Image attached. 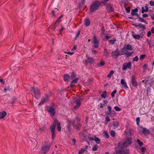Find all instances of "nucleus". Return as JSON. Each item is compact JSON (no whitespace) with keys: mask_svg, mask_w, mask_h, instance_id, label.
<instances>
[{"mask_svg":"<svg viewBox=\"0 0 154 154\" xmlns=\"http://www.w3.org/2000/svg\"><path fill=\"white\" fill-rule=\"evenodd\" d=\"M57 125V128L59 131H61L60 124L58 122L57 119H55L54 120L53 124L51 125L50 127L51 133V137L52 139H54L55 137L56 134L55 133V129L56 126Z\"/></svg>","mask_w":154,"mask_h":154,"instance_id":"nucleus-1","label":"nucleus"},{"mask_svg":"<svg viewBox=\"0 0 154 154\" xmlns=\"http://www.w3.org/2000/svg\"><path fill=\"white\" fill-rule=\"evenodd\" d=\"M131 140L132 138L131 137L127 138L123 143H118V147L119 149H122L125 147L127 148L132 143Z\"/></svg>","mask_w":154,"mask_h":154,"instance_id":"nucleus-2","label":"nucleus"},{"mask_svg":"<svg viewBox=\"0 0 154 154\" xmlns=\"http://www.w3.org/2000/svg\"><path fill=\"white\" fill-rule=\"evenodd\" d=\"M51 147L49 142L45 141L42 143L41 152L42 154H46L49 151Z\"/></svg>","mask_w":154,"mask_h":154,"instance_id":"nucleus-3","label":"nucleus"},{"mask_svg":"<svg viewBox=\"0 0 154 154\" xmlns=\"http://www.w3.org/2000/svg\"><path fill=\"white\" fill-rule=\"evenodd\" d=\"M101 5L100 2L98 1H95L92 2L90 8V11L91 13H94L99 9Z\"/></svg>","mask_w":154,"mask_h":154,"instance_id":"nucleus-4","label":"nucleus"},{"mask_svg":"<svg viewBox=\"0 0 154 154\" xmlns=\"http://www.w3.org/2000/svg\"><path fill=\"white\" fill-rule=\"evenodd\" d=\"M31 92H33L35 98L38 99L40 97V92L39 90L37 88L34 87L31 88Z\"/></svg>","mask_w":154,"mask_h":154,"instance_id":"nucleus-5","label":"nucleus"},{"mask_svg":"<svg viewBox=\"0 0 154 154\" xmlns=\"http://www.w3.org/2000/svg\"><path fill=\"white\" fill-rule=\"evenodd\" d=\"M80 119L76 118L73 121H72V124L73 125V127L74 128H76L77 130H79L81 126V125H80Z\"/></svg>","mask_w":154,"mask_h":154,"instance_id":"nucleus-6","label":"nucleus"},{"mask_svg":"<svg viewBox=\"0 0 154 154\" xmlns=\"http://www.w3.org/2000/svg\"><path fill=\"white\" fill-rule=\"evenodd\" d=\"M92 43L94 44L93 47L95 48H98L99 45V41L97 39L95 35H94Z\"/></svg>","mask_w":154,"mask_h":154,"instance_id":"nucleus-7","label":"nucleus"},{"mask_svg":"<svg viewBox=\"0 0 154 154\" xmlns=\"http://www.w3.org/2000/svg\"><path fill=\"white\" fill-rule=\"evenodd\" d=\"M144 33V32H142V33H140V34L138 35L135 34L134 32L132 31L131 32V35L134 38L137 39H139L143 37Z\"/></svg>","mask_w":154,"mask_h":154,"instance_id":"nucleus-8","label":"nucleus"},{"mask_svg":"<svg viewBox=\"0 0 154 154\" xmlns=\"http://www.w3.org/2000/svg\"><path fill=\"white\" fill-rule=\"evenodd\" d=\"M107 108L108 111L106 112V114L112 117L115 116L116 112L114 110H112L111 107L109 106H108Z\"/></svg>","mask_w":154,"mask_h":154,"instance_id":"nucleus-9","label":"nucleus"},{"mask_svg":"<svg viewBox=\"0 0 154 154\" xmlns=\"http://www.w3.org/2000/svg\"><path fill=\"white\" fill-rule=\"evenodd\" d=\"M133 26L136 28L139 29L140 33H142V32H144V26L141 23H140L138 25L134 24Z\"/></svg>","mask_w":154,"mask_h":154,"instance_id":"nucleus-10","label":"nucleus"},{"mask_svg":"<svg viewBox=\"0 0 154 154\" xmlns=\"http://www.w3.org/2000/svg\"><path fill=\"white\" fill-rule=\"evenodd\" d=\"M113 6V5L110 3H108L106 5V9L109 13L114 11V9Z\"/></svg>","mask_w":154,"mask_h":154,"instance_id":"nucleus-11","label":"nucleus"},{"mask_svg":"<svg viewBox=\"0 0 154 154\" xmlns=\"http://www.w3.org/2000/svg\"><path fill=\"white\" fill-rule=\"evenodd\" d=\"M131 62H129L128 63H124L122 65V69L123 70H125L128 69H131Z\"/></svg>","mask_w":154,"mask_h":154,"instance_id":"nucleus-12","label":"nucleus"},{"mask_svg":"<svg viewBox=\"0 0 154 154\" xmlns=\"http://www.w3.org/2000/svg\"><path fill=\"white\" fill-rule=\"evenodd\" d=\"M47 111L49 112L50 115L52 116H54L55 113V110L54 108L51 106L47 107Z\"/></svg>","mask_w":154,"mask_h":154,"instance_id":"nucleus-13","label":"nucleus"},{"mask_svg":"<svg viewBox=\"0 0 154 154\" xmlns=\"http://www.w3.org/2000/svg\"><path fill=\"white\" fill-rule=\"evenodd\" d=\"M136 123L137 125L139 126V128H140V132H142L143 134H144V128L142 126H140L139 125V122L140 121V118L139 117H137L136 118Z\"/></svg>","mask_w":154,"mask_h":154,"instance_id":"nucleus-14","label":"nucleus"},{"mask_svg":"<svg viewBox=\"0 0 154 154\" xmlns=\"http://www.w3.org/2000/svg\"><path fill=\"white\" fill-rule=\"evenodd\" d=\"M131 83L132 85L134 87H137L138 84L136 80V78L134 75H133L131 77Z\"/></svg>","mask_w":154,"mask_h":154,"instance_id":"nucleus-15","label":"nucleus"},{"mask_svg":"<svg viewBox=\"0 0 154 154\" xmlns=\"http://www.w3.org/2000/svg\"><path fill=\"white\" fill-rule=\"evenodd\" d=\"M119 49L117 48L114 51H112V56H116V57L122 55V54L120 53V52L118 51Z\"/></svg>","mask_w":154,"mask_h":154,"instance_id":"nucleus-16","label":"nucleus"},{"mask_svg":"<svg viewBox=\"0 0 154 154\" xmlns=\"http://www.w3.org/2000/svg\"><path fill=\"white\" fill-rule=\"evenodd\" d=\"M86 57H87V59L85 60V65H87L88 63H93L94 62V60L92 57H87V56H86Z\"/></svg>","mask_w":154,"mask_h":154,"instance_id":"nucleus-17","label":"nucleus"},{"mask_svg":"<svg viewBox=\"0 0 154 154\" xmlns=\"http://www.w3.org/2000/svg\"><path fill=\"white\" fill-rule=\"evenodd\" d=\"M74 103H76V105L74 107L73 109L75 110H76L80 107L81 105L80 100L79 99H77L74 101Z\"/></svg>","mask_w":154,"mask_h":154,"instance_id":"nucleus-18","label":"nucleus"},{"mask_svg":"<svg viewBox=\"0 0 154 154\" xmlns=\"http://www.w3.org/2000/svg\"><path fill=\"white\" fill-rule=\"evenodd\" d=\"M72 125V121L68 120L67 122V132L69 134H70L71 132V126Z\"/></svg>","mask_w":154,"mask_h":154,"instance_id":"nucleus-19","label":"nucleus"},{"mask_svg":"<svg viewBox=\"0 0 154 154\" xmlns=\"http://www.w3.org/2000/svg\"><path fill=\"white\" fill-rule=\"evenodd\" d=\"M94 138H93L91 137H88V139L90 140H94L97 144H99L100 141V138L96 137L95 136H94Z\"/></svg>","mask_w":154,"mask_h":154,"instance_id":"nucleus-20","label":"nucleus"},{"mask_svg":"<svg viewBox=\"0 0 154 154\" xmlns=\"http://www.w3.org/2000/svg\"><path fill=\"white\" fill-rule=\"evenodd\" d=\"M48 97L47 96L45 97H43L42 98V99L41 101L39 103L38 105L41 106L43 104L46 102H48Z\"/></svg>","mask_w":154,"mask_h":154,"instance_id":"nucleus-21","label":"nucleus"},{"mask_svg":"<svg viewBox=\"0 0 154 154\" xmlns=\"http://www.w3.org/2000/svg\"><path fill=\"white\" fill-rule=\"evenodd\" d=\"M121 84L123 85V86L122 87V88H124V89H127L128 88V86L126 83L124 82L123 79H122L121 80Z\"/></svg>","mask_w":154,"mask_h":154,"instance_id":"nucleus-22","label":"nucleus"},{"mask_svg":"<svg viewBox=\"0 0 154 154\" xmlns=\"http://www.w3.org/2000/svg\"><path fill=\"white\" fill-rule=\"evenodd\" d=\"M112 124L113 127L114 129H116L118 128L119 126V122L117 121L116 122H113Z\"/></svg>","mask_w":154,"mask_h":154,"instance_id":"nucleus-23","label":"nucleus"},{"mask_svg":"<svg viewBox=\"0 0 154 154\" xmlns=\"http://www.w3.org/2000/svg\"><path fill=\"white\" fill-rule=\"evenodd\" d=\"M70 78V76L67 74H65L63 76L64 80L65 82H67L69 80Z\"/></svg>","mask_w":154,"mask_h":154,"instance_id":"nucleus-24","label":"nucleus"},{"mask_svg":"<svg viewBox=\"0 0 154 154\" xmlns=\"http://www.w3.org/2000/svg\"><path fill=\"white\" fill-rule=\"evenodd\" d=\"M7 112L5 111H3L2 112H0V119L4 118L6 115Z\"/></svg>","mask_w":154,"mask_h":154,"instance_id":"nucleus-25","label":"nucleus"},{"mask_svg":"<svg viewBox=\"0 0 154 154\" xmlns=\"http://www.w3.org/2000/svg\"><path fill=\"white\" fill-rule=\"evenodd\" d=\"M121 52H120V53L122 54V55L124 54H126V53L128 52V50L125 47H123L121 49Z\"/></svg>","mask_w":154,"mask_h":154,"instance_id":"nucleus-26","label":"nucleus"},{"mask_svg":"<svg viewBox=\"0 0 154 154\" xmlns=\"http://www.w3.org/2000/svg\"><path fill=\"white\" fill-rule=\"evenodd\" d=\"M90 24V20L89 18H86L85 19V25L87 26H88Z\"/></svg>","mask_w":154,"mask_h":154,"instance_id":"nucleus-27","label":"nucleus"},{"mask_svg":"<svg viewBox=\"0 0 154 154\" xmlns=\"http://www.w3.org/2000/svg\"><path fill=\"white\" fill-rule=\"evenodd\" d=\"M103 54L104 55L107 57H108L109 56V52L107 51V49L106 48H105L104 49V51L103 52Z\"/></svg>","mask_w":154,"mask_h":154,"instance_id":"nucleus-28","label":"nucleus"},{"mask_svg":"<svg viewBox=\"0 0 154 154\" xmlns=\"http://www.w3.org/2000/svg\"><path fill=\"white\" fill-rule=\"evenodd\" d=\"M125 48L127 50L132 51L133 49V47L131 45L128 44L126 46Z\"/></svg>","mask_w":154,"mask_h":154,"instance_id":"nucleus-29","label":"nucleus"},{"mask_svg":"<svg viewBox=\"0 0 154 154\" xmlns=\"http://www.w3.org/2000/svg\"><path fill=\"white\" fill-rule=\"evenodd\" d=\"M123 149H121V150H122V154H129V151L128 149H126L125 150H124Z\"/></svg>","mask_w":154,"mask_h":154,"instance_id":"nucleus-30","label":"nucleus"},{"mask_svg":"<svg viewBox=\"0 0 154 154\" xmlns=\"http://www.w3.org/2000/svg\"><path fill=\"white\" fill-rule=\"evenodd\" d=\"M85 0H82L81 2L79 3L78 4L79 7L81 8L85 4Z\"/></svg>","mask_w":154,"mask_h":154,"instance_id":"nucleus-31","label":"nucleus"},{"mask_svg":"<svg viewBox=\"0 0 154 154\" xmlns=\"http://www.w3.org/2000/svg\"><path fill=\"white\" fill-rule=\"evenodd\" d=\"M138 9L137 8H135L134 9H133L131 11V14L133 16L135 14H136V13L138 12Z\"/></svg>","mask_w":154,"mask_h":154,"instance_id":"nucleus-32","label":"nucleus"},{"mask_svg":"<svg viewBox=\"0 0 154 154\" xmlns=\"http://www.w3.org/2000/svg\"><path fill=\"white\" fill-rule=\"evenodd\" d=\"M104 137L106 138H108L109 137V135L107 131H104L103 132Z\"/></svg>","mask_w":154,"mask_h":154,"instance_id":"nucleus-33","label":"nucleus"},{"mask_svg":"<svg viewBox=\"0 0 154 154\" xmlns=\"http://www.w3.org/2000/svg\"><path fill=\"white\" fill-rule=\"evenodd\" d=\"M98 148V146L97 145L95 144L92 147V150L93 151H96L97 150Z\"/></svg>","mask_w":154,"mask_h":154,"instance_id":"nucleus-34","label":"nucleus"},{"mask_svg":"<svg viewBox=\"0 0 154 154\" xmlns=\"http://www.w3.org/2000/svg\"><path fill=\"white\" fill-rule=\"evenodd\" d=\"M122 150L120 149L119 150L115 151L113 154H122Z\"/></svg>","mask_w":154,"mask_h":154,"instance_id":"nucleus-35","label":"nucleus"},{"mask_svg":"<svg viewBox=\"0 0 154 154\" xmlns=\"http://www.w3.org/2000/svg\"><path fill=\"white\" fill-rule=\"evenodd\" d=\"M114 72V71L113 70H111L110 71L109 73L107 75V77L109 78H111Z\"/></svg>","mask_w":154,"mask_h":154,"instance_id":"nucleus-36","label":"nucleus"},{"mask_svg":"<svg viewBox=\"0 0 154 154\" xmlns=\"http://www.w3.org/2000/svg\"><path fill=\"white\" fill-rule=\"evenodd\" d=\"M116 38H114V39H111L109 41V42L110 44L112 45H114L115 44L116 42Z\"/></svg>","mask_w":154,"mask_h":154,"instance_id":"nucleus-37","label":"nucleus"},{"mask_svg":"<svg viewBox=\"0 0 154 154\" xmlns=\"http://www.w3.org/2000/svg\"><path fill=\"white\" fill-rule=\"evenodd\" d=\"M106 95V91H103L101 94V97L102 98H105Z\"/></svg>","mask_w":154,"mask_h":154,"instance_id":"nucleus-38","label":"nucleus"},{"mask_svg":"<svg viewBox=\"0 0 154 154\" xmlns=\"http://www.w3.org/2000/svg\"><path fill=\"white\" fill-rule=\"evenodd\" d=\"M134 53V52L133 51H131V52H129L128 51V52L126 53V54H125L127 55V57H129L131 56L132 54Z\"/></svg>","mask_w":154,"mask_h":154,"instance_id":"nucleus-39","label":"nucleus"},{"mask_svg":"<svg viewBox=\"0 0 154 154\" xmlns=\"http://www.w3.org/2000/svg\"><path fill=\"white\" fill-rule=\"evenodd\" d=\"M116 133L114 131L112 130L111 131L110 134L112 137H114L115 136Z\"/></svg>","mask_w":154,"mask_h":154,"instance_id":"nucleus-40","label":"nucleus"},{"mask_svg":"<svg viewBox=\"0 0 154 154\" xmlns=\"http://www.w3.org/2000/svg\"><path fill=\"white\" fill-rule=\"evenodd\" d=\"M117 91L116 90H115L112 92L111 94V96L112 97H113L115 96V94L116 93Z\"/></svg>","mask_w":154,"mask_h":154,"instance_id":"nucleus-41","label":"nucleus"},{"mask_svg":"<svg viewBox=\"0 0 154 154\" xmlns=\"http://www.w3.org/2000/svg\"><path fill=\"white\" fill-rule=\"evenodd\" d=\"M111 38V36H109L108 35H106L105 36L104 38H103V39L105 41H106L108 40L109 38Z\"/></svg>","mask_w":154,"mask_h":154,"instance_id":"nucleus-42","label":"nucleus"},{"mask_svg":"<svg viewBox=\"0 0 154 154\" xmlns=\"http://www.w3.org/2000/svg\"><path fill=\"white\" fill-rule=\"evenodd\" d=\"M137 142L140 146H142L143 144V142H142L139 139H137Z\"/></svg>","mask_w":154,"mask_h":154,"instance_id":"nucleus-43","label":"nucleus"},{"mask_svg":"<svg viewBox=\"0 0 154 154\" xmlns=\"http://www.w3.org/2000/svg\"><path fill=\"white\" fill-rule=\"evenodd\" d=\"M46 129L47 128L46 127L42 126V127L40 128V130L42 132V131H46Z\"/></svg>","mask_w":154,"mask_h":154,"instance_id":"nucleus-44","label":"nucleus"},{"mask_svg":"<svg viewBox=\"0 0 154 154\" xmlns=\"http://www.w3.org/2000/svg\"><path fill=\"white\" fill-rule=\"evenodd\" d=\"M103 106H107V103L108 102L106 99L104 100L103 101Z\"/></svg>","mask_w":154,"mask_h":154,"instance_id":"nucleus-45","label":"nucleus"},{"mask_svg":"<svg viewBox=\"0 0 154 154\" xmlns=\"http://www.w3.org/2000/svg\"><path fill=\"white\" fill-rule=\"evenodd\" d=\"M138 19H139V20H138L140 22H144V19L143 18H142V17H139Z\"/></svg>","mask_w":154,"mask_h":154,"instance_id":"nucleus-46","label":"nucleus"},{"mask_svg":"<svg viewBox=\"0 0 154 154\" xmlns=\"http://www.w3.org/2000/svg\"><path fill=\"white\" fill-rule=\"evenodd\" d=\"M132 60L134 61L137 62L138 60V57L137 56H136L133 57Z\"/></svg>","mask_w":154,"mask_h":154,"instance_id":"nucleus-47","label":"nucleus"},{"mask_svg":"<svg viewBox=\"0 0 154 154\" xmlns=\"http://www.w3.org/2000/svg\"><path fill=\"white\" fill-rule=\"evenodd\" d=\"M58 10V9H57V8H55V9H54V10H53L52 11V14L54 16H55V15L54 14V12H56Z\"/></svg>","mask_w":154,"mask_h":154,"instance_id":"nucleus-48","label":"nucleus"},{"mask_svg":"<svg viewBox=\"0 0 154 154\" xmlns=\"http://www.w3.org/2000/svg\"><path fill=\"white\" fill-rule=\"evenodd\" d=\"M78 80V78H76L75 79L73 80L72 82H73V83H74V84H76Z\"/></svg>","mask_w":154,"mask_h":154,"instance_id":"nucleus-49","label":"nucleus"},{"mask_svg":"<svg viewBox=\"0 0 154 154\" xmlns=\"http://www.w3.org/2000/svg\"><path fill=\"white\" fill-rule=\"evenodd\" d=\"M149 11L150 12V16H151V19L153 20H154V13L153 14H152L151 13V12H152V11L150 10V11Z\"/></svg>","mask_w":154,"mask_h":154,"instance_id":"nucleus-50","label":"nucleus"},{"mask_svg":"<svg viewBox=\"0 0 154 154\" xmlns=\"http://www.w3.org/2000/svg\"><path fill=\"white\" fill-rule=\"evenodd\" d=\"M85 150L83 148H82L80 150L79 152V154H81L83 152L85 151Z\"/></svg>","mask_w":154,"mask_h":154,"instance_id":"nucleus-51","label":"nucleus"},{"mask_svg":"<svg viewBox=\"0 0 154 154\" xmlns=\"http://www.w3.org/2000/svg\"><path fill=\"white\" fill-rule=\"evenodd\" d=\"M114 109L116 111H120L121 110V109L117 106H115L114 107Z\"/></svg>","mask_w":154,"mask_h":154,"instance_id":"nucleus-52","label":"nucleus"},{"mask_svg":"<svg viewBox=\"0 0 154 154\" xmlns=\"http://www.w3.org/2000/svg\"><path fill=\"white\" fill-rule=\"evenodd\" d=\"M105 64V63L103 60H101L100 63H98L97 65H100L101 66H103Z\"/></svg>","mask_w":154,"mask_h":154,"instance_id":"nucleus-53","label":"nucleus"},{"mask_svg":"<svg viewBox=\"0 0 154 154\" xmlns=\"http://www.w3.org/2000/svg\"><path fill=\"white\" fill-rule=\"evenodd\" d=\"M58 24L56 23H55V24L54 25L53 27L52 28V29H53L54 30L58 26Z\"/></svg>","mask_w":154,"mask_h":154,"instance_id":"nucleus-54","label":"nucleus"},{"mask_svg":"<svg viewBox=\"0 0 154 154\" xmlns=\"http://www.w3.org/2000/svg\"><path fill=\"white\" fill-rule=\"evenodd\" d=\"M17 100V99L15 97H13L12 100V103H14Z\"/></svg>","mask_w":154,"mask_h":154,"instance_id":"nucleus-55","label":"nucleus"},{"mask_svg":"<svg viewBox=\"0 0 154 154\" xmlns=\"http://www.w3.org/2000/svg\"><path fill=\"white\" fill-rule=\"evenodd\" d=\"M126 12L127 13H129L130 11V8L129 7H128L127 8H126L125 9Z\"/></svg>","mask_w":154,"mask_h":154,"instance_id":"nucleus-56","label":"nucleus"},{"mask_svg":"<svg viewBox=\"0 0 154 154\" xmlns=\"http://www.w3.org/2000/svg\"><path fill=\"white\" fill-rule=\"evenodd\" d=\"M150 133L149 131L145 128V135L148 134Z\"/></svg>","mask_w":154,"mask_h":154,"instance_id":"nucleus-57","label":"nucleus"},{"mask_svg":"<svg viewBox=\"0 0 154 154\" xmlns=\"http://www.w3.org/2000/svg\"><path fill=\"white\" fill-rule=\"evenodd\" d=\"M10 89L9 87H7L6 88H4V91H10Z\"/></svg>","mask_w":154,"mask_h":154,"instance_id":"nucleus-58","label":"nucleus"},{"mask_svg":"<svg viewBox=\"0 0 154 154\" xmlns=\"http://www.w3.org/2000/svg\"><path fill=\"white\" fill-rule=\"evenodd\" d=\"M80 30H79L78 31V33L76 34V36L75 38V39H76L77 38L79 35V34H80Z\"/></svg>","mask_w":154,"mask_h":154,"instance_id":"nucleus-59","label":"nucleus"},{"mask_svg":"<svg viewBox=\"0 0 154 154\" xmlns=\"http://www.w3.org/2000/svg\"><path fill=\"white\" fill-rule=\"evenodd\" d=\"M144 58V54L141 55L140 57V59L142 60Z\"/></svg>","mask_w":154,"mask_h":154,"instance_id":"nucleus-60","label":"nucleus"},{"mask_svg":"<svg viewBox=\"0 0 154 154\" xmlns=\"http://www.w3.org/2000/svg\"><path fill=\"white\" fill-rule=\"evenodd\" d=\"M101 31L102 32V33H103L105 31V28H104V27L103 26L102 28H101Z\"/></svg>","mask_w":154,"mask_h":154,"instance_id":"nucleus-61","label":"nucleus"},{"mask_svg":"<svg viewBox=\"0 0 154 154\" xmlns=\"http://www.w3.org/2000/svg\"><path fill=\"white\" fill-rule=\"evenodd\" d=\"M149 4L151 6H154V2L151 1L149 2Z\"/></svg>","mask_w":154,"mask_h":154,"instance_id":"nucleus-62","label":"nucleus"},{"mask_svg":"<svg viewBox=\"0 0 154 154\" xmlns=\"http://www.w3.org/2000/svg\"><path fill=\"white\" fill-rule=\"evenodd\" d=\"M72 142L73 145H75L76 143V140L75 139L73 138L72 139Z\"/></svg>","mask_w":154,"mask_h":154,"instance_id":"nucleus-63","label":"nucleus"},{"mask_svg":"<svg viewBox=\"0 0 154 154\" xmlns=\"http://www.w3.org/2000/svg\"><path fill=\"white\" fill-rule=\"evenodd\" d=\"M105 119L106 121L107 122H109L110 121V119L109 118L108 116L106 117Z\"/></svg>","mask_w":154,"mask_h":154,"instance_id":"nucleus-64","label":"nucleus"}]
</instances>
